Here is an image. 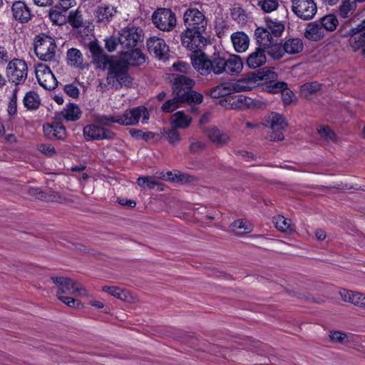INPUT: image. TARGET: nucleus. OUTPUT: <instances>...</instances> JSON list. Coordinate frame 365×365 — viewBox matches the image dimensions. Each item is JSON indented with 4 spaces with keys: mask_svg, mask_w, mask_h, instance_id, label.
Segmentation results:
<instances>
[{
    "mask_svg": "<svg viewBox=\"0 0 365 365\" xmlns=\"http://www.w3.org/2000/svg\"><path fill=\"white\" fill-rule=\"evenodd\" d=\"M257 81V76L254 73H247L239 79L227 81L210 88L206 92L212 98H218L233 93L250 91Z\"/></svg>",
    "mask_w": 365,
    "mask_h": 365,
    "instance_id": "1",
    "label": "nucleus"
},
{
    "mask_svg": "<svg viewBox=\"0 0 365 365\" xmlns=\"http://www.w3.org/2000/svg\"><path fill=\"white\" fill-rule=\"evenodd\" d=\"M141 118L143 123H148L149 113L144 106H138L127 110L121 115L114 114L103 115L100 118V121L104 123L111 121L112 123L127 126L136 125Z\"/></svg>",
    "mask_w": 365,
    "mask_h": 365,
    "instance_id": "2",
    "label": "nucleus"
},
{
    "mask_svg": "<svg viewBox=\"0 0 365 365\" xmlns=\"http://www.w3.org/2000/svg\"><path fill=\"white\" fill-rule=\"evenodd\" d=\"M104 115H97L94 122L87 124L83 129V135L86 140H113L115 133L108 128L112 124L111 121L104 123L100 121V118Z\"/></svg>",
    "mask_w": 365,
    "mask_h": 365,
    "instance_id": "3",
    "label": "nucleus"
},
{
    "mask_svg": "<svg viewBox=\"0 0 365 365\" xmlns=\"http://www.w3.org/2000/svg\"><path fill=\"white\" fill-rule=\"evenodd\" d=\"M265 22V27H257L255 31L256 41L259 46L269 45L271 41L281 36L284 30V25L282 21L267 19Z\"/></svg>",
    "mask_w": 365,
    "mask_h": 365,
    "instance_id": "4",
    "label": "nucleus"
},
{
    "mask_svg": "<svg viewBox=\"0 0 365 365\" xmlns=\"http://www.w3.org/2000/svg\"><path fill=\"white\" fill-rule=\"evenodd\" d=\"M34 52L40 60L50 61L53 59L56 45L53 38L44 34L38 35L34 39Z\"/></svg>",
    "mask_w": 365,
    "mask_h": 365,
    "instance_id": "5",
    "label": "nucleus"
},
{
    "mask_svg": "<svg viewBox=\"0 0 365 365\" xmlns=\"http://www.w3.org/2000/svg\"><path fill=\"white\" fill-rule=\"evenodd\" d=\"M53 282L57 286V295L60 294H77L81 297H88V292L81 283L73 279L58 275L53 277Z\"/></svg>",
    "mask_w": 365,
    "mask_h": 365,
    "instance_id": "6",
    "label": "nucleus"
},
{
    "mask_svg": "<svg viewBox=\"0 0 365 365\" xmlns=\"http://www.w3.org/2000/svg\"><path fill=\"white\" fill-rule=\"evenodd\" d=\"M6 63V74L9 81L16 85L23 84L28 76L26 61L20 58H13Z\"/></svg>",
    "mask_w": 365,
    "mask_h": 365,
    "instance_id": "7",
    "label": "nucleus"
},
{
    "mask_svg": "<svg viewBox=\"0 0 365 365\" xmlns=\"http://www.w3.org/2000/svg\"><path fill=\"white\" fill-rule=\"evenodd\" d=\"M263 125L271 129L272 133L269 135L271 140H283V131L287 127V122L282 115L274 112L269 113L264 118Z\"/></svg>",
    "mask_w": 365,
    "mask_h": 365,
    "instance_id": "8",
    "label": "nucleus"
},
{
    "mask_svg": "<svg viewBox=\"0 0 365 365\" xmlns=\"http://www.w3.org/2000/svg\"><path fill=\"white\" fill-rule=\"evenodd\" d=\"M183 21L186 27L185 31L203 32L207 26L205 15L197 9H187L184 13Z\"/></svg>",
    "mask_w": 365,
    "mask_h": 365,
    "instance_id": "9",
    "label": "nucleus"
},
{
    "mask_svg": "<svg viewBox=\"0 0 365 365\" xmlns=\"http://www.w3.org/2000/svg\"><path fill=\"white\" fill-rule=\"evenodd\" d=\"M153 22L161 31H169L176 24L175 14L169 9H158L153 14Z\"/></svg>",
    "mask_w": 365,
    "mask_h": 365,
    "instance_id": "10",
    "label": "nucleus"
},
{
    "mask_svg": "<svg viewBox=\"0 0 365 365\" xmlns=\"http://www.w3.org/2000/svg\"><path fill=\"white\" fill-rule=\"evenodd\" d=\"M220 105L226 109L242 110L246 108H259L261 102L243 95H237L221 100Z\"/></svg>",
    "mask_w": 365,
    "mask_h": 365,
    "instance_id": "11",
    "label": "nucleus"
},
{
    "mask_svg": "<svg viewBox=\"0 0 365 365\" xmlns=\"http://www.w3.org/2000/svg\"><path fill=\"white\" fill-rule=\"evenodd\" d=\"M202 32L197 33L195 31H184L181 34L182 46L193 53L202 52L207 45V39L202 36Z\"/></svg>",
    "mask_w": 365,
    "mask_h": 365,
    "instance_id": "12",
    "label": "nucleus"
},
{
    "mask_svg": "<svg viewBox=\"0 0 365 365\" xmlns=\"http://www.w3.org/2000/svg\"><path fill=\"white\" fill-rule=\"evenodd\" d=\"M292 11L302 20H310L317 14V6L314 0H292Z\"/></svg>",
    "mask_w": 365,
    "mask_h": 365,
    "instance_id": "13",
    "label": "nucleus"
},
{
    "mask_svg": "<svg viewBox=\"0 0 365 365\" xmlns=\"http://www.w3.org/2000/svg\"><path fill=\"white\" fill-rule=\"evenodd\" d=\"M35 74L38 84L43 88L52 90L57 86L58 81L48 66L38 63L35 68Z\"/></svg>",
    "mask_w": 365,
    "mask_h": 365,
    "instance_id": "14",
    "label": "nucleus"
},
{
    "mask_svg": "<svg viewBox=\"0 0 365 365\" xmlns=\"http://www.w3.org/2000/svg\"><path fill=\"white\" fill-rule=\"evenodd\" d=\"M107 68L109 69L108 81L110 83H114L115 81L120 86H128L130 83L127 68L124 65L113 62L111 59L110 66H108Z\"/></svg>",
    "mask_w": 365,
    "mask_h": 365,
    "instance_id": "15",
    "label": "nucleus"
},
{
    "mask_svg": "<svg viewBox=\"0 0 365 365\" xmlns=\"http://www.w3.org/2000/svg\"><path fill=\"white\" fill-rule=\"evenodd\" d=\"M147 47L149 52L159 60H166L169 55V46L165 40L153 36L147 40Z\"/></svg>",
    "mask_w": 365,
    "mask_h": 365,
    "instance_id": "16",
    "label": "nucleus"
},
{
    "mask_svg": "<svg viewBox=\"0 0 365 365\" xmlns=\"http://www.w3.org/2000/svg\"><path fill=\"white\" fill-rule=\"evenodd\" d=\"M142 30L135 26L126 27L121 30L118 41L125 47L132 48L141 41Z\"/></svg>",
    "mask_w": 365,
    "mask_h": 365,
    "instance_id": "17",
    "label": "nucleus"
},
{
    "mask_svg": "<svg viewBox=\"0 0 365 365\" xmlns=\"http://www.w3.org/2000/svg\"><path fill=\"white\" fill-rule=\"evenodd\" d=\"M170 81L172 83L173 93L178 98L184 92L187 91V90L190 91L195 85V81L192 79L184 75L171 74Z\"/></svg>",
    "mask_w": 365,
    "mask_h": 365,
    "instance_id": "18",
    "label": "nucleus"
},
{
    "mask_svg": "<svg viewBox=\"0 0 365 365\" xmlns=\"http://www.w3.org/2000/svg\"><path fill=\"white\" fill-rule=\"evenodd\" d=\"M191 63L193 68L202 76H207L211 73V59L204 52L191 53Z\"/></svg>",
    "mask_w": 365,
    "mask_h": 365,
    "instance_id": "19",
    "label": "nucleus"
},
{
    "mask_svg": "<svg viewBox=\"0 0 365 365\" xmlns=\"http://www.w3.org/2000/svg\"><path fill=\"white\" fill-rule=\"evenodd\" d=\"M88 48L92 54L93 63L101 69H106L110 66V58L106 55L103 48L96 41H91L88 44Z\"/></svg>",
    "mask_w": 365,
    "mask_h": 365,
    "instance_id": "20",
    "label": "nucleus"
},
{
    "mask_svg": "<svg viewBox=\"0 0 365 365\" xmlns=\"http://www.w3.org/2000/svg\"><path fill=\"white\" fill-rule=\"evenodd\" d=\"M11 13L14 19L21 24L27 23L31 18L30 8L22 1H15L13 3Z\"/></svg>",
    "mask_w": 365,
    "mask_h": 365,
    "instance_id": "21",
    "label": "nucleus"
},
{
    "mask_svg": "<svg viewBox=\"0 0 365 365\" xmlns=\"http://www.w3.org/2000/svg\"><path fill=\"white\" fill-rule=\"evenodd\" d=\"M349 34L350 35L349 43L354 51L361 50L365 48V32L361 30V27L356 26L352 28Z\"/></svg>",
    "mask_w": 365,
    "mask_h": 365,
    "instance_id": "22",
    "label": "nucleus"
},
{
    "mask_svg": "<svg viewBox=\"0 0 365 365\" xmlns=\"http://www.w3.org/2000/svg\"><path fill=\"white\" fill-rule=\"evenodd\" d=\"M230 38L233 48L236 52L243 53L248 49L250 38L245 32H235L231 35Z\"/></svg>",
    "mask_w": 365,
    "mask_h": 365,
    "instance_id": "23",
    "label": "nucleus"
},
{
    "mask_svg": "<svg viewBox=\"0 0 365 365\" xmlns=\"http://www.w3.org/2000/svg\"><path fill=\"white\" fill-rule=\"evenodd\" d=\"M343 301L365 308V294L351 290L342 289L339 292Z\"/></svg>",
    "mask_w": 365,
    "mask_h": 365,
    "instance_id": "24",
    "label": "nucleus"
},
{
    "mask_svg": "<svg viewBox=\"0 0 365 365\" xmlns=\"http://www.w3.org/2000/svg\"><path fill=\"white\" fill-rule=\"evenodd\" d=\"M243 69V61L242 58L236 54L230 55L225 58V73L234 76L237 75Z\"/></svg>",
    "mask_w": 365,
    "mask_h": 365,
    "instance_id": "25",
    "label": "nucleus"
},
{
    "mask_svg": "<svg viewBox=\"0 0 365 365\" xmlns=\"http://www.w3.org/2000/svg\"><path fill=\"white\" fill-rule=\"evenodd\" d=\"M266 60L264 51L258 47L249 54L246 60V64L249 68L255 69L263 66L266 63Z\"/></svg>",
    "mask_w": 365,
    "mask_h": 365,
    "instance_id": "26",
    "label": "nucleus"
},
{
    "mask_svg": "<svg viewBox=\"0 0 365 365\" xmlns=\"http://www.w3.org/2000/svg\"><path fill=\"white\" fill-rule=\"evenodd\" d=\"M117 12L115 6L109 4H101L96 10L98 21L107 24L110 22Z\"/></svg>",
    "mask_w": 365,
    "mask_h": 365,
    "instance_id": "27",
    "label": "nucleus"
},
{
    "mask_svg": "<svg viewBox=\"0 0 365 365\" xmlns=\"http://www.w3.org/2000/svg\"><path fill=\"white\" fill-rule=\"evenodd\" d=\"M122 59L131 66H140L145 61V56L138 48L125 51L122 56Z\"/></svg>",
    "mask_w": 365,
    "mask_h": 365,
    "instance_id": "28",
    "label": "nucleus"
},
{
    "mask_svg": "<svg viewBox=\"0 0 365 365\" xmlns=\"http://www.w3.org/2000/svg\"><path fill=\"white\" fill-rule=\"evenodd\" d=\"M44 135L48 138L63 140L66 137V128L61 124H47L43 127Z\"/></svg>",
    "mask_w": 365,
    "mask_h": 365,
    "instance_id": "29",
    "label": "nucleus"
},
{
    "mask_svg": "<svg viewBox=\"0 0 365 365\" xmlns=\"http://www.w3.org/2000/svg\"><path fill=\"white\" fill-rule=\"evenodd\" d=\"M65 6L61 4L54 6L51 9L48 16L50 20L56 25H63L67 22V11Z\"/></svg>",
    "mask_w": 365,
    "mask_h": 365,
    "instance_id": "30",
    "label": "nucleus"
},
{
    "mask_svg": "<svg viewBox=\"0 0 365 365\" xmlns=\"http://www.w3.org/2000/svg\"><path fill=\"white\" fill-rule=\"evenodd\" d=\"M192 121V117L183 111H178L170 117V123L175 128L186 129L190 125Z\"/></svg>",
    "mask_w": 365,
    "mask_h": 365,
    "instance_id": "31",
    "label": "nucleus"
},
{
    "mask_svg": "<svg viewBox=\"0 0 365 365\" xmlns=\"http://www.w3.org/2000/svg\"><path fill=\"white\" fill-rule=\"evenodd\" d=\"M102 291L108 292L110 295L120 300L128 302H133V297L127 289H121L115 286H104L102 288Z\"/></svg>",
    "mask_w": 365,
    "mask_h": 365,
    "instance_id": "32",
    "label": "nucleus"
},
{
    "mask_svg": "<svg viewBox=\"0 0 365 365\" xmlns=\"http://www.w3.org/2000/svg\"><path fill=\"white\" fill-rule=\"evenodd\" d=\"M67 63L74 68H82L83 67V57L80 50L71 48L66 53Z\"/></svg>",
    "mask_w": 365,
    "mask_h": 365,
    "instance_id": "33",
    "label": "nucleus"
},
{
    "mask_svg": "<svg viewBox=\"0 0 365 365\" xmlns=\"http://www.w3.org/2000/svg\"><path fill=\"white\" fill-rule=\"evenodd\" d=\"M324 36V31L319 24L314 22L311 23L307 27L304 36L311 41H319Z\"/></svg>",
    "mask_w": 365,
    "mask_h": 365,
    "instance_id": "34",
    "label": "nucleus"
},
{
    "mask_svg": "<svg viewBox=\"0 0 365 365\" xmlns=\"http://www.w3.org/2000/svg\"><path fill=\"white\" fill-rule=\"evenodd\" d=\"M80 108L74 103H68L61 111L62 117L67 121H76L81 116Z\"/></svg>",
    "mask_w": 365,
    "mask_h": 365,
    "instance_id": "35",
    "label": "nucleus"
},
{
    "mask_svg": "<svg viewBox=\"0 0 365 365\" xmlns=\"http://www.w3.org/2000/svg\"><path fill=\"white\" fill-rule=\"evenodd\" d=\"M273 222L275 227L282 232L291 234L294 230V225L292 220L282 215H277L273 218Z\"/></svg>",
    "mask_w": 365,
    "mask_h": 365,
    "instance_id": "36",
    "label": "nucleus"
},
{
    "mask_svg": "<svg viewBox=\"0 0 365 365\" xmlns=\"http://www.w3.org/2000/svg\"><path fill=\"white\" fill-rule=\"evenodd\" d=\"M207 138L217 145H222L227 143L229 136L227 134L222 133L219 129L215 127H210L205 130Z\"/></svg>",
    "mask_w": 365,
    "mask_h": 365,
    "instance_id": "37",
    "label": "nucleus"
},
{
    "mask_svg": "<svg viewBox=\"0 0 365 365\" xmlns=\"http://www.w3.org/2000/svg\"><path fill=\"white\" fill-rule=\"evenodd\" d=\"M180 103H187L189 105L200 104L203 101V96L199 92L190 90L184 92L179 98Z\"/></svg>",
    "mask_w": 365,
    "mask_h": 365,
    "instance_id": "38",
    "label": "nucleus"
},
{
    "mask_svg": "<svg viewBox=\"0 0 365 365\" xmlns=\"http://www.w3.org/2000/svg\"><path fill=\"white\" fill-rule=\"evenodd\" d=\"M304 48L302 41L299 38H291L287 39L283 46L284 52L289 54L300 53Z\"/></svg>",
    "mask_w": 365,
    "mask_h": 365,
    "instance_id": "39",
    "label": "nucleus"
},
{
    "mask_svg": "<svg viewBox=\"0 0 365 365\" xmlns=\"http://www.w3.org/2000/svg\"><path fill=\"white\" fill-rule=\"evenodd\" d=\"M232 230L237 235L250 233L253 230V225L247 220H237L231 225Z\"/></svg>",
    "mask_w": 365,
    "mask_h": 365,
    "instance_id": "40",
    "label": "nucleus"
},
{
    "mask_svg": "<svg viewBox=\"0 0 365 365\" xmlns=\"http://www.w3.org/2000/svg\"><path fill=\"white\" fill-rule=\"evenodd\" d=\"M23 102L28 110H36L41 104V99L37 93L31 91L25 94Z\"/></svg>",
    "mask_w": 365,
    "mask_h": 365,
    "instance_id": "41",
    "label": "nucleus"
},
{
    "mask_svg": "<svg viewBox=\"0 0 365 365\" xmlns=\"http://www.w3.org/2000/svg\"><path fill=\"white\" fill-rule=\"evenodd\" d=\"M160 178L175 182L185 183L189 181L190 177L180 171L175 170L174 172H167L165 174L161 173Z\"/></svg>",
    "mask_w": 365,
    "mask_h": 365,
    "instance_id": "42",
    "label": "nucleus"
},
{
    "mask_svg": "<svg viewBox=\"0 0 365 365\" xmlns=\"http://www.w3.org/2000/svg\"><path fill=\"white\" fill-rule=\"evenodd\" d=\"M267 49V54L273 59H280L284 55V48L277 43V40L271 41V43L267 46H262Z\"/></svg>",
    "mask_w": 365,
    "mask_h": 365,
    "instance_id": "43",
    "label": "nucleus"
},
{
    "mask_svg": "<svg viewBox=\"0 0 365 365\" xmlns=\"http://www.w3.org/2000/svg\"><path fill=\"white\" fill-rule=\"evenodd\" d=\"M320 26L322 29H324L327 31H333L336 29L339 24L336 16L334 14L324 16L320 19Z\"/></svg>",
    "mask_w": 365,
    "mask_h": 365,
    "instance_id": "44",
    "label": "nucleus"
},
{
    "mask_svg": "<svg viewBox=\"0 0 365 365\" xmlns=\"http://www.w3.org/2000/svg\"><path fill=\"white\" fill-rule=\"evenodd\" d=\"M225 58L219 55H215L211 59L212 68L211 72L216 75L225 73Z\"/></svg>",
    "mask_w": 365,
    "mask_h": 365,
    "instance_id": "45",
    "label": "nucleus"
},
{
    "mask_svg": "<svg viewBox=\"0 0 365 365\" xmlns=\"http://www.w3.org/2000/svg\"><path fill=\"white\" fill-rule=\"evenodd\" d=\"M355 0H344L339 8V14L343 18H346L356 9Z\"/></svg>",
    "mask_w": 365,
    "mask_h": 365,
    "instance_id": "46",
    "label": "nucleus"
},
{
    "mask_svg": "<svg viewBox=\"0 0 365 365\" xmlns=\"http://www.w3.org/2000/svg\"><path fill=\"white\" fill-rule=\"evenodd\" d=\"M173 127V128L164 129L163 134H164L168 139V142L171 145H176L181 140V137L180 133Z\"/></svg>",
    "mask_w": 365,
    "mask_h": 365,
    "instance_id": "47",
    "label": "nucleus"
},
{
    "mask_svg": "<svg viewBox=\"0 0 365 365\" xmlns=\"http://www.w3.org/2000/svg\"><path fill=\"white\" fill-rule=\"evenodd\" d=\"M258 5L266 13H270L276 10L279 6L277 0H261Z\"/></svg>",
    "mask_w": 365,
    "mask_h": 365,
    "instance_id": "48",
    "label": "nucleus"
},
{
    "mask_svg": "<svg viewBox=\"0 0 365 365\" xmlns=\"http://www.w3.org/2000/svg\"><path fill=\"white\" fill-rule=\"evenodd\" d=\"M320 89L321 86L317 82L305 83L301 87V91L305 96L313 94Z\"/></svg>",
    "mask_w": 365,
    "mask_h": 365,
    "instance_id": "49",
    "label": "nucleus"
},
{
    "mask_svg": "<svg viewBox=\"0 0 365 365\" xmlns=\"http://www.w3.org/2000/svg\"><path fill=\"white\" fill-rule=\"evenodd\" d=\"M82 17L78 10L72 11L67 16V22L75 28L79 27L82 24Z\"/></svg>",
    "mask_w": 365,
    "mask_h": 365,
    "instance_id": "50",
    "label": "nucleus"
},
{
    "mask_svg": "<svg viewBox=\"0 0 365 365\" xmlns=\"http://www.w3.org/2000/svg\"><path fill=\"white\" fill-rule=\"evenodd\" d=\"M138 185L141 187L153 189L158 185V182L152 177H140L137 180Z\"/></svg>",
    "mask_w": 365,
    "mask_h": 365,
    "instance_id": "51",
    "label": "nucleus"
},
{
    "mask_svg": "<svg viewBox=\"0 0 365 365\" xmlns=\"http://www.w3.org/2000/svg\"><path fill=\"white\" fill-rule=\"evenodd\" d=\"M287 86V84L284 82H276L270 83L264 86L263 89L269 93H278L281 92L283 88Z\"/></svg>",
    "mask_w": 365,
    "mask_h": 365,
    "instance_id": "52",
    "label": "nucleus"
},
{
    "mask_svg": "<svg viewBox=\"0 0 365 365\" xmlns=\"http://www.w3.org/2000/svg\"><path fill=\"white\" fill-rule=\"evenodd\" d=\"M180 103L178 97L175 96L173 99L167 101L162 106V110L165 113H170L178 108Z\"/></svg>",
    "mask_w": 365,
    "mask_h": 365,
    "instance_id": "53",
    "label": "nucleus"
},
{
    "mask_svg": "<svg viewBox=\"0 0 365 365\" xmlns=\"http://www.w3.org/2000/svg\"><path fill=\"white\" fill-rule=\"evenodd\" d=\"M17 268L16 271L17 272H40L41 269L33 264L29 263H19L16 265Z\"/></svg>",
    "mask_w": 365,
    "mask_h": 365,
    "instance_id": "54",
    "label": "nucleus"
},
{
    "mask_svg": "<svg viewBox=\"0 0 365 365\" xmlns=\"http://www.w3.org/2000/svg\"><path fill=\"white\" fill-rule=\"evenodd\" d=\"M12 56V53L9 47L0 44V64H6Z\"/></svg>",
    "mask_w": 365,
    "mask_h": 365,
    "instance_id": "55",
    "label": "nucleus"
},
{
    "mask_svg": "<svg viewBox=\"0 0 365 365\" xmlns=\"http://www.w3.org/2000/svg\"><path fill=\"white\" fill-rule=\"evenodd\" d=\"M318 133L321 137L327 140H334L336 139L335 133L327 126H322L318 128Z\"/></svg>",
    "mask_w": 365,
    "mask_h": 365,
    "instance_id": "56",
    "label": "nucleus"
},
{
    "mask_svg": "<svg viewBox=\"0 0 365 365\" xmlns=\"http://www.w3.org/2000/svg\"><path fill=\"white\" fill-rule=\"evenodd\" d=\"M17 88H14L13 90L12 95L9 103L8 112L10 115H14L17 110Z\"/></svg>",
    "mask_w": 365,
    "mask_h": 365,
    "instance_id": "57",
    "label": "nucleus"
},
{
    "mask_svg": "<svg viewBox=\"0 0 365 365\" xmlns=\"http://www.w3.org/2000/svg\"><path fill=\"white\" fill-rule=\"evenodd\" d=\"M329 338L332 342L343 344L347 338V335L339 331H332L329 333Z\"/></svg>",
    "mask_w": 365,
    "mask_h": 365,
    "instance_id": "58",
    "label": "nucleus"
},
{
    "mask_svg": "<svg viewBox=\"0 0 365 365\" xmlns=\"http://www.w3.org/2000/svg\"><path fill=\"white\" fill-rule=\"evenodd\" d=\"M282 93V99L285 105H289L292 103L295 99V96L292 91L287 88V86L285 88H283L281 91Z\"/></svg>",
    "mask_w": 365,
    "mask_h": 365,
    "instance_id": "59",
    "label": "nucleus"
},
{
    "mask_svg": "<svg viewBox=\"0 0 365 365\" xmlns=\"http://www.w3.org/2000/svg\"><path fill=\"white\" fill-rule=\"evenodd\" d=\"M38 150L43 154L48 156H53L56 152L53 146L48 144H41L38 146Z\"/></svg>",
    "mask_w": 365,
    "mask_h": 365,
    "instance_id": "60",
    "label": "nucleus"
},
{
    "mask_svg": "<svg viewBox=\"0 0 365 365\" xmlns=\"http://www.w3.org/2000/svg\"><path fill=\"white\" fill-rule=\"evenodd\" d=\"M58 299L66 304L68 307H79L81 304V302L75 300L73 298H71L70 297H63L60 296L59 294L57 295Z\"/></svg>",
    "mask_w": 365,
    "mask_h": 365,
    "instance_id": "61",
    "label": "nucleus"
},
{
    "mask_svg": "<svg viewBox=\"0 0 365 365\" xmlns=\"http://www.w3.org/2000/svg\"><path fill=\"white\" fill-rule=\"evenodd\" d=\"M65 93L73 98L78 97L80 91L79 89L73 84H67L64 86Z\"/></svg>",
    "mask_w": 365,
    "mask_h": 365,
    "instance_id": "62",
    "label": "nucleus"
},
{
    "mask_svg": "<svg viewBox=\"0 0 365 365\" xmlns=\"http://www.w3.org/2000/svg\"><path fill=\"white\" fill-rule=\"evenodd\" d=\"M118 41L115 38L110 37L106 39V48L109 51H113L116 49Z\"/></svg>",
    "mask_w": 365,
    "mask_h": 365,
    "instance_id": "63",
    "label": "nucleus"
},
{
    "mask_svg": "<svg viewBox=\"0 0 365 365\" xmlns=\"http://www.w3.org/2000/svg\"><path fill=\"white\" fill-rule=\"evenodd\" d=\"M173 68L175 71L186 73L189 68V65L182 61H178L173 64Z\"/></svg>",
    "mask_w": 365,
    "mask_h": 365,
    "instance_id": "64",
    "label": "nucleus"
}]
</instances>
